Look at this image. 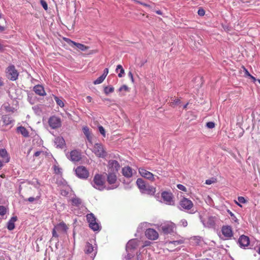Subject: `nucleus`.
Listing matches in <instances>:
<instances>
[{"label": "nucleus", "mask_w": 260, "mask_h": 260, "mask_svg": "<svg viewBox=\"0 0 260 260\" xmlns=\"http://www.w3.org/2000/svg\"><path fill=\"white\" fill-rule=\"evenodd\" d=\"M107 181L108 185L106 187V190L114 189L119 185V182L117 181V177L115 172H109L106 174Z\"/></svg>", "instance_id": "obj_1"}, {"label": "nucleus", "mask_w": 260, "mask_h": 260, "mask_svg": "<svg viewBox=\"0 0 260 260\" xmlns=\"http://www.w3.org/2000/svg\"><path fill=\"white\" fill-rule=\"evenodd\" d=\"M93 186L100 190L106 189L107 185L102 177V175L99 174H96L93 179Z\"/></svg>", "instance_id": "obj_2"}, {"label": "nucleus", "mask_w": 260, "mask_h": 260, "mask_svg": "<svg viewBox=\"0 0 260 260\" xmlns=\"http://www.w3.org/2000/svg\"><path fill=\"white\" fill-rule=\"evenodd\" d=\"M68 228L66 224L62 221L56 225L54 229L52 230V235L53 237L55 238H58V235L57 234L56 231L60 233H66Z\"/></svg>", "instance_id": "obj_3"}, {"label": "nucleus", "mask_w": 260, "mask_h": 260, "mask_svg": "<svg viewBox=\"0 0 260 260\" xmlns=\"http://www.w3.org/2000/svg\"><path fill=\"white\" fill-rule=\"evenodd\" d=\"M7 78L12 81H15L18 78V73L14 65L9 66L6 69Z\"/></svg>", "instance_id": "obj_4"}, {"label": "nucleus", "mask_w": 260, "mask_h": 260, "mask_svg": "<svg viewBox=\"0 0 260 260\" xmlns=\"http://www.w3.org/2000/svg\"><path fill=\"white\" fill-rule=\"evenodd\" d=\"M87 220L89 223V227L94 231L99 230L100 225L96 222V218L92 213L88 214L86 215Z\"/></svg>", "instance_id": "obj_5"}, {"label": "nucleus", "mask_w": 260, "mask_h": 260, "mask_svg": "<svg viewBox=\"0 0 260 260\" xmlns=\"http://www.w3.org/2000/svg\"><path fill=\"white\" fill-rule=\"evenodd\" d=\"M93 152L94 154L100 157L104 158L106 155L107 153L104 149L103 146L100 143H96L93 148Z\"/></svg>", "instance_id": "obj_6"}, {"label": "nucleus", "mask_w": 260, "mask_h": 260, "mask_svg": "<svg viewBox=\"0 0 260 260\" xmlns=\"http://www.w3.org/2000/svg\"><path fill=\"white\" fill-rule=\"evenodd\" d=\"M76 175L81 179H85L89 176V172L84 166H79L75 170Z\"/></svg>", "instance_id": "obj_7"}, {"label": "nucleus", "mask_w": 260, "mask_h": 260, "mask_svg": "<svg viewBox=\"0 0 260 260\" xmlns=\"http://www.w3.org/2000/svg\"><path fill=\"white\" fill-rule=\"evenodd\" d=\"M64 40L68 43V44H69V45L72 47H76L80 50L85 51L89 48V47L88 46H86L82 44L76 43L69 39L65 38Z\"/></svg>", "instance_id": "obj_8"}, {"label": "nucleus", "mask_w": 260, "mask_h": 260, "mask_svg": "<svg viewBox=\"0 0 260 260\" xmlns=\"http://www.w3.org/2000/svg\"><path fill=\"white\" fill-rule=\"evenodd\" d=\"M49 124L53 129L58 128L61 126L60 119L56 116L51 117L48 121Z\"/></svg>", "instance_id": "obj_9"}, {"label": "nucleus", "mask_w": 260, "mask_h": 260, "mask_svg": "<svg viewBox=\"0 0 260 260\" xmlns=\"http://www.w3.org/2000/svg\"><path fill=\"white\" fill-rule=\"evenodd\" d=\"M180 206L183 209L189 210L193 207V203L190 200L183 198L180 202Z\"/></svg>", "instance_id": "obj_10"}, {"label": "nucleus", "mask_w": 260, "mask_h": 260, "mask_svg": "<svg viewBox=\"0 0 260 260\" xmlns=\"http://www.w3.org/2000/svg\"><path fill=\"white\" fill-rule=\"evenodd\" d=\"M146 237L151 240H156L158 238V233L153 229H148L145 232Z\"/></svg>", "instance_id": "obj_11"}, {"label": "nucleus", "mask_w": 260, "mask_h": 260, "mask_svg": "<svg viewBox=\"0 0 260 260\" xmlns=\"http://www.w3.org/2000/svg\"><path fill=\"white\" fill-rule=\"evenodd\" d=\"M68 157L70 160L74 162L79 161L82 158L80 152L76 150L72 151Z\"/></svg>", "instance_id": "obj_12"}, {"label": "nucleus", "mask_w": 260, "mask_h": 260, "mask_svg": "<svg viewBox=\"0 0 260 260\" xmlns=\"http://www.w3.org/2000/svg\"><path fill=\"white\" fill-rule=\"evenodd\" d=\"M139 172L142 177L147 179H149L151 181H153L154 179V175L152 173L146 170L144 168H139Z\"/></svg>", "instance_id": "obj_13"}, {"label": "nucleus", "mask_w": 260, "mask_h": 260, "mask_svg": "<svg viewBox=\"0 0 260 260\" xmlns=\"http://www.w3.org/2000/svg\"><path fill=\"white\" fill-rule=\"evenodd\" d=\"M221 232L223 235L228 239L231 238L233 236L232 229L231 226H223L221 229Z\"/></svg>", "instance_id": "obj_14"}, {"label": "nucleus", "mask_w": 260, "mask_h": 260, "mask_svg": "<svg viewBox=\"0 0 260 260\" xmlns=\"http://www.w3.org/2000/svg\"><path fill=\"white\" fill-rule=\"evenodd\" d=\"M175 228V225L172 222L166 223L161 227L162 232L166 234L173 232Z\"/></svg>", "instance_id": "obj_15"}, {"label": "nucleus", "mask_w": 260, "mask_h": 260, "mask_svg": "<svg viewBox=\"0 0 260 260\" xmlns=\"http://www.w3.org/2000/svg\"><path fill=\"white\" fill-rule=\"evenodd\" d=\"M108 167L111 169L110 172H117L120 168L119 162L116 160H110L108 161Z\"/></svg>", "instance_id": "obj_16"}, {"label": "nucleus", "mask_w": 260, "mask_h": 260, "mask_svg": "<svg viewBox=\"0 0 260 260\" xmlns=\"http://www.w3.org/2000/svg\"><path fill=\"white\" fill-rule=\"evenodd\" d=\"M156 197L157 200H160L161 202L167 205H173L174 204V201L172 196H156Z\"/></svg>", "instance_id": "obj_17"}, {"label": "nucleus", "mask_w": 260, "mask_h": 260, "mask_svg": "<svg viewBox=\"0 0 260 260\" xmlns=\"http://www.w3.org/2000/svg\"><path fill=\"white\" fill-rule=\"evenodd\" d=\"M249 237L243 235L241 236L238 240V243L241 247L248 246L249 245Z\"/></svg>", "instance_id": "obj_18"}, {"label": "nucleus", "mask_w": 260, "mask_h": 260, "mask_svg": "<svg viewBox=\"0 0 260 260\" xmlns=\"http://www.w3.org/2000/svg\"><path fill=\"white\" fill-rule=\"evenodd\" d=\"M136 184L141 192L144 193L145 189L146 188V186L147 184L146 183V182L143 179L139 178L137 180Z\"/></svg>", "instance_id": "obj_19"}, {"label": "nucleus", "mask_w": 260, "mask_h": 260, "mask_svg": "<svg viewBox=\"0 0 260 260\" xmlns=\"http://www.w3.org/2000/svg\"><path fill=\"white\" fill-rule=\"evenodd\" d=\"M0 157L2 158V161L4 163H7L10 161V157L5 149H0Z\"/></svg>", "instance_id": "obj_20"}, {"label": "nucleus", "mask_w": 260, "mask_h": 260, "mask_svg": "<svg viewBox=\"0 0 260 260\" xmlns=\"http://www.w3.org/2000/svg\"><path fill=\"white\" fill-rule=\"evenodd\" d=\"M35 92L39 95L44 96L46 95V92L45 91L44 88L43 86L41 85H37L34 87L33 89Z\"/></svg>", "instance_id": "obj_21"}, {"label": "nucleus", "mask_w": 260, "mask_h": 260, "mask_svg": "<svg viewBox=\"0 0 260 260\" xmlns=\"http://www.w3.org/2000/svg\"><path fill=\"white\" fill-rule=\"evenodd\" d=\"M122 175L126 178H131L133 175L132 169L129 167H124L122 169Z\"/></svg>", "instance_id": "obj_22"}, {"label": "nucleus", "mask_w": 260, "mask_h": 260, "mask_svg": "<svg viewBox=\"0 0 260 260\" xmlns=\"http://www.w3.org/2000/svg\"><path fill=\"white\" fill-rule=\"evenodd\" d=\"M17 220L16 216L12 217L8 221L7 224V228L9 230H13L15 228V222Z\"/></svg>", "instance_id": "obj_23"}, {"label": "nucleus", "mask_w": 260, "mask_h": 260, "mask_svg": "<svg viewBox=\"0 0 260 260\" xmlns=\"http://www.w3.org/2000/svg\"><path fill=\"white\" fill-rule=\"evenodd\" d=\"M17 131L19 132L23 137L27 138L29 137V133L26 128L22 126L17 127Z\"/></svg>", "instance_id": "obj_24"}, {"label": "nucleus", "mask_w": 260, "mask_h": 260, "mask_svg": "<svg viewBox=\"0 0 260 260\" xmlns=\"http://www.w3.org/2000/svg\"><path fill=\"white\" fill-rule=\"evenodd\" d=\"M2 120L4 124L8 125L14 122V120L12 119L9 115H4L2 117Z\"/></svg>", "instance_id": "obj_25"}, {"label": "nucleus", "mask_w": 260, "mask_h": 260, "mask_svg": "<svg viewBox=\"0 0 260 260\" xmlns=\"http://www.w3.org/2000/svg\"><path fill=\"white\" fill-rule=\"evenodd\" d=\"M82 131L88 141L89 142H91V137L90 136V132L89 128L87 126H83L82 128Z\"/></svg>", "instance_id": "obj_26"}, {"label": "nucleus", "mask_w": 260, "mask_h": 260, "mask_svg": "<svg viewBox=\"0 0 260 260\" xmlns=\"http://www.w3.org/2000/svg\"><path fill=\"white\" fill-rule=\"evenodd\" d=\"M55 143L57 145V147L60 148H62L65 144V141L62 137L56 138L55 139Z\"/></svg>", "instance_id": "obj_27"}, {"label": "nucleus", "mask_w": 260, "mask_h": 260, "mask_svg": "<svg viewBox=\"0 0 260 260\" xmlns=\"http://www.w3.org/2000/svg\"><path fill=\"white\" fill-rule=\"evenodd\" d=\"M146 188L145 189L144 193H147L148 194H154L156 191L155 188L152 186L147 184Z\"/></svg>", "instance_id": "obj_28"}, {"label": "nucleus", "mask_w": 260, "mask_h": 260, "mask_svg": "<svg viewBox=\"0 0 260 260\" xmlns=\"http://www.w3.org/2000/svg\"><path fill=\"white\" fill-rule=\"evenodd\" d=\"M70 202H71L72 205L75 206H79L82 203L81 199L77 197L72 198L70 200Z\"/></svg>", "instance_id": "obj_29"}, {"label": "nucleus", "mask_w": 260, "mask_h": 260, "mask_svg": "<svg viewBox=\"0 0 260 260\" xmlns=\"http://www.w3.org/2000/svg\"><path fill=\"white\" fill-rule=\"evenodd\" d=\"M93 251V247L92 244L87 242L86 244L84 251L86 253L89 254L91 253Z\"/></svg>", "instance_id": "obj_30"}, {"label": "nucleus", "mask_w": 260, "mask_h": 260, "mask_svg": "<svg viewBox=\"0 0 260 260\" xmlns=\"http://www.w3.org/2000/svg\"><path fill=\"white\" fill-rule=\"evenodd\" d=\"M119 70H120V72L118 73V76L119 77L121 78V77H123L124 74V70L123 68H122V66L120 64H118L117 66V68L116 69V72L117 73H118Z\"/></svg>", "instance_id": "obj_31"}, {"label": "nucleus", "mask_w": 260, "mask_h": 260, "mask_svg": "<svg viewBox=\"0 0 260 260\" xmlns=\"http://www.w3.org/2000/svg\"><path fill=\"white\" fill-rule=\"evenodd\" d=\"M114 90V88L112 86H105L104 89V93L108 95L109 93H112Z\"/></svg>", "instance_id": "obj_32"}, {"label": "nucleus", "mask_w": 260, "mask_h": 260, "mask_svg": "<svg viewBox=\"0 0 260 260\" xmlns=\"http://www.w3.org/2000/svg\"><path fill=\"white\" fill-rule=\"evenodd\" d=\"M238 202L235 201V202L238 205L240 206V207H242L241 204H244L247 202V200L242 196H239L238 198Z\"/></svg>", "instance_id": "obj_33"}, {"label": "nucleus", "mask_w": 260, "mask_h": 260, "mask_svg": "<svg viewBox=\"0 0 260 260\" xmlns=\"http://www.w3.org/2000/svg\"><path fill=\"white\" fill-rule=\"evenodd\" d=\"M69 191L71 190L69 187H64L60 190V194L62 196L68 195L69 193L71 195V193L69 192Z\"/></svg>", "instance_id": "obj_34"}, {"label": "nucleus", "mask_w": 260, "mask_h": 260, "mask_svg": "<svg viewBox=\"0 0 260 260\" xmlns=\"http://www.w3.org/2000/svg\"><path fill=\"white\" fill-rule=\"evenodd\" d=\"M105 79V77H104V76L101 75L99 78H98L95 81H93V84L95 85L101 84L104 81Z\"/></svg>", "instance_id": "obj_35"}, {"label": "nucleus", "mask_w": 260, "mask_h": 260, "mask_svg": "<svg viewBox=\"0 0 260 260\" xmlns=\"http://www.w3.org/2000/svg\"><path fill=\"white\" fill-rule=\"evenodd\" d=\"M54 100L56 103V104L59 106L60 107H63L64 106V103L62 100H61L59 98L55 96Z\"/></svg>", "instance_id": "obj_36"}, {"label": "nucleus", "mask_w": 260, "mask_h": 260, "mask_svg": "<svg viewBox=\"0 0 260 260\" xmlns=\"http://www.w3.org/2000/svg\"><path fill=\"white\" fill-rule=\"evenodd\" d=\"M8 211L7 208L4 206H0V215H5Z\"/></svg>", "instance_id": "obj_37"}, {"label": "nucleus", "mask_w": 260, "mask_h": 260, "mask_svg": "<svg viewBox=\"0 0 260 260\" xmlns=\"http://www.w3.org/2000/svg\"><path fill=\"white\" fill-rule=\"evenodd\" d=\"M216 182V179L215 178H211L209 179H207L206 180L205 183L208 185L211 184L213 183H215Z\"/></svg>", "instance_id": "obj_38"}, {"label": "nucleus", "mask_w": 260, "mask_h": 260, "mask_svg": "<svg viewBox=\"0 0 260 260\" xmlns=\"http://www.w3.org/2000/svg\"><path fill=\"white\" fill-rule=\"evenodd\" d=\"M40 4L45 10L48 9V5L45 0H40Z\"/></svg>", "instance_id": "obj_39"}, {"label": "nucleus", "mask_w": 260, "mask_h": 260, "mask_svg": "<svg viewBox=\"0 0 260 260\" xmlns=\"http://www.w3.org/2000/svg\"><path fill=\"white\" fill-rule=\"evenodd\" d=\"M172 101H173L171 102V103L172 105H173V106L178 105L181 103L180 100H179L178 99H175V100H172Z\"/></svg>", "instance_id": "obj_40"}, {"label": "nucleus", "mask_w": 260, "mask_h": 260, "mask_svg": "<svg viewBox=\"0 0 260 260\" xmlns=\"http://www.w3.org/2000/svg\"><path fill=\"white\" fill-rule=\"evenodd\" d=\"M54 170L55 174H59L61 173V169L57 166H54Z\"/></svg>", "instance_id": "obj_41"}, {"label": "nucleus", "mask_w": 260, "mask_h": 260, "mask_svg": "<svg viewBox=\"0 0 260 260\" xmlns=\"http://www.w3.org/2000/svg\"><path fill=\"white\" fill-rule=\"evenodd\" d=\"M198 14L200 16H203L205 14V11L203 8H200L198 10Z\"/></svg>", "instance_id": "obj_42"}, {"label": "nucleus", "mask_w": 260, "mask_h": 260, "mask_svg": "<svg viewBox=\"0 0 260 260\" xmlns=\"http://www.w3.org/2000/svg\"><path fill=\"white\" fill-rule=\"evenodd\" d=\"M119 91L124 90L125 91H128V87L126 85H123L118 89Z\"/></svg>", "instance_id": "obj_43"}, {"label": "nucleus", "mask_w": 260, "mask_h": 260, "mask_svg": "<svg viewBox=\"0 0 260 260\" xmlns=\"http://www.w3.org/2000/svg\"><path fill=\"white\" fill-rule=\"evenodd\" d=\"M98 128L100 133L105 137L106 134L104 128L101 125L99 126Z\"/></svg>", "instance_id": "obj_44"}, {"label": "nucleus", "mask_w": 260, "mask_h": 260, "mask_svg": "<svg viewBox=\"0 0 260 260\" xmlns=\"http://www.w3.org/2000/svg\"><path fill=\"white\" fill-rule=\"evenodd\" d=\"M206 126L208 128H212L215 127V123L214 122L211 121L208 122L206 123Z\"/></svg>", "instance_id": "obj_45"}, {"label": "nucleus", "mask_w": 260, "mask_h": 260, "mask_svg": "<svg viewBox=\"0 0 260 260\" xmlns=\"http://www.w3.org/2000/svg\"><path fill=\"white\" fill-rule=\"evenodd\" d=\"M177 188H178L179 189H180V190H182V191H184V192H186V191H186V188L184 185H182V184H178V185H177Z\"/></svg>", "instance_id": "obj_46"}, {"label": "nucleus", "mask_w": 260, "mask_h": 260, "mask_svg": "<svg viewBox=\"0 0 260 260\" xmlns=\"http://www.w3.org/2000/svg\"><path fill=\"white\" fill-rule=\"evenodd\" d=\"M243 68L244 69L245 76L249 77L251 74L249 73L248 70L245 68L243 67Z\"/></svg>", "instance_id": "obj_47"}, {"label": "nucleus", "mask_w": 260, "mask_h": 260, "mask_svg": "<svg viewBox=\"0 0 260 260\" xmlns=\"http://www.w3.org/2000/svg\"><path fill=\"white\" fill-rule=\"evenodd\" d=\"M109 73V70L108 68H105L104 70L103 73L102 75V76H104L105 78L107 76L108 74Z\"/></svg>", "instance_id": "obj_48"}, {"label": "nucleus", "mask_w": 260, "mask_h": 260, "mask_svg": "<svg viewBox=\"0 0 260 260\" xmlns=\"http://www.w3.org/2000/svg\"><path fill=\"white\" fill-rule=\"evenodd\" d=\"M128 76L130 77L131 80L133 83L134 82V79L132 73L130 71L128 73Z\"/></svg>", "instance_id": "obj_49"}, {"label": "nucleus", "mask_w": 260, "mask_h": 260, "mask_svg": "<svg viewBox=\"0 0 260 260\" xmlns=\"http://www.w3.org/2000/svg\"><path fill=\"white\" fill-rule=\"evenodd\" d=\"M44 153L43 151H38L35 153L34 156L36 157H37V156H39L41 154V153Z\"/></svg>", "instance_id": "obj_50"}, {"label": "nucleus", "mask_w": 260, "mask_h": 260, "mask_svg": "<svg viewBox=\"0 0 260 260\" xmlns=\"http://www.w3.org/2000/svg\"><path fill=\"white\" fill-rule=\"evenodd\" d=\"M249 77L252 79V82L253 83H255V82L257 80V79H256L254 77H253L251 75H250V76Z\"/></svg>", "instance_id": "obj_51"}, {"label": "nucleus", "mask_w": 260, "mask_h": 260, "mask_svg": "<svg viewBox=\"0 0 260 260\" xmlns=\"http://www.w3.org/2000/svg\"><path fill=\"white\" fill-rule=\"evenodd\" d=\"M161 195L165 196V195H172V193H169L168 191H162L161 193Z\"/></svg>", "instance_id": "obj_52"}, {"label": "nucleus", "mask_w": 260, "mask_h": 260, "mask_svg": "<svg viewBox=\"0 0 260 260\" xmlns=\"http://www.w3.org/2000/svg\"><path fill=\"white\" fill-rule=\"evenodd\" d=\"M36 200H37V199H35V198L33 197H30L28 199V201L30 202H32Z\"/></svg>", "instance_id": "obj_53"}, {"label": "nucleus", "mask_w": 260, "mask_h": 260, "mask_svg": "<svg viewBox=\"0 0 260 260\" xmlns=\"http://www.w3.org/2000/svg\"><path fill=\"white\" fill-rule=\"evenodd\" d=\"M139 3L141 5H142L145 6H146V7H149V5H148V4H145V3H143V2H139Z\"/></svg>", "instance_id": "obj_54"}, {"label": "nucleus", "mask_w": 260, "mask_h": 260, "mask_svg": "<svg viewBox=\"0 0 260 260\" xmlns=\"http://www.w3.org/2000/svg\"><path fill=\"white\" fill-rule=\"evenodd\" d=\"M4 162L3 161L0 160V170L3 168L4 166Z\"/></svg>", "instance_id": "obj_55"}, {"label": "nucleus", "mask_w": 260, "mask_h": 260, "mask_svg": "<svg viewBox=\"0 0 260 260\" xmlns=\"http://www.w3.org/2000/svg\"><path fill=\"white\" fill-rule=\"evenodd\" d=\"M4 82L3 81H2V78L0 77V86H2L4 85Z\"/></svg>", "instance_id": "obj_56"}, {"label": "nucleus", "mask_w": 260, "mask_h": 260, "mask_svg": "<svg viewBox=\"0 0 260 260\" xmlns=\"http://www.w3.org/2000/svg\"><path fill=\"white\" fill-rule=\"evenodd\" d=\"M228 213L230 214V215L231 216H234V214L231 211H230L229 210H228Z\"/></svg>", "instance_id": "obj_57"}, {"label": "nucleus", "mask_w": 260, "mask_h": 260, "mask_svg": "<svg viewBox=\"0 0 260 260\" xmlns=\"http://www.w3.org/2000/svg\"><path fill=\"white\" fill-rule=\"evenodd\" d=\"M156 13L157 14H159V15H162V13L161 12V11L160 10H158V11H156Z\"/></svg>", "instance_id": "obj_58"}, {"label": "nucleus", "mask_w": 260, "mask_h": 260, "mask_svg": "<svg viewBox=\"0 0 260 260\" xmlns=\"http://www.w3.org/2000/svg\"><path fill=\"white\" fill-rule=\"evenodd\" d=\"M5 30V27L0 25V31H3Z\"/></svg>", "instance_id": "obj_59"}, {"label": "nucleus", "mask_w": 260, "mask_h": 260, "mask_svg": "<svg viewBox=\"0 0 260 260\" xmlns=\"http://www.w3.org/2000/svg\"><path fill=\"white\" fill-rule=\"evenodd\" d=\"M4 49V46L0 43V51L3 50Z\"/></svg>", "instance_id": "obj_60"}, {"label": "nucleus", "mask_w": 260, "mask_h": 260, "mask_svg": "<svg viewBox=\"0 0 260 260\" xmlns=\"http://www.w3.org/2000/svg\"><path fill=\"white\" fill-rule=\"evenodd\" d=\"M103 101L104 102H106V101L111 102V100L109 99H105L103 100Z\"/></svg>", "instance_id": "obj_61"}, {"label": "nucleus", "mask_w": 260, "mask_h": 260, "mask_svg": "<svg viewBox=\"0 0 260 260\" xmlns=\"http://www.w3.org/2000/svg\"><path fill=\"white\" fill-rule=\"evenodd\" d=\"M182 223H183V224L184 226H185L187 225V223L186 221H183Z\"/></svg>", "instance_id": "obj_62"}, {"label": "nucleus", "mask_w": 260, "mask_h": 260, "mask_svg": "<svg viewBox=\"0 0 260 260\" xmlns=\"http://www.w3.org/2000/svg\"><path fill=\"white\" fill-rule=\"evenodd\" d=\"M87 99L88 100V102H90L91 100V98L89 96H87Z\"/></svg>", "instance_id": "obj_63"}, {"label": "nucleus", "mask_w": 260, "mask_h": 260, "mask_svg": "<svg viewBox=\"0 0 260 260\" xmlns=\"http://www.w3.org/2000/svg\"><path fill=\"white\" fill-rule=\"evenodd\" d=\"M149 243H150L149 242H146L144 246H147V245H148L149 244Z\"/></svg>", "instance_id": "obj_64"}]
</instances>
